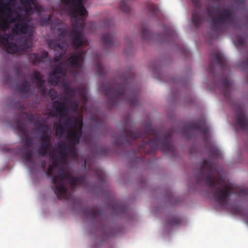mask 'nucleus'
<instances>
[{
  "label": "nucleus",
  "instance_id": "nucleus-8",
  "mask_svg": "<svg viewBox=\"0 0 248 248\" xmlns=\"http://www.w3.org/2000/svg\"><path fill=\"white\" fill-rule=\"evenodd\" d=\"M217 69L218 70L220 75L218 83V87L226 102L231 104L232 85L228 79L230 73V68L224 54L220 50L215 49L211 53L209 71L216 80Z\"/></svg>",
  "mask_w": 248,
  "mask_h": 248
},
{
  "label": "nucleus",
  "instance_id": "nucleus-30",
  "mask_svg": "<svg viewBox=\"0 0 248 248\" xmlns=\"http://www.w3.org/2000/svg\"><path fill=\"white\" fill-rule=\"evenodd\" d=\"M48 126L45 124L38 123L37 131L41 133L39 137H43L46 135H49L48 133Z\"/></svg>",
  "mask_w": 248,
  "mask_h": 248
},
{
  "label": "nucleus",
  "instance_id": "nucleus-20",
  "mask_svg": "<svg viewBox=\"0 0 248 248\" xmlns=\"http://www.w3.org/2000/svg\"><path fill=\"white\" fill-rule=\"evenodd\" d=\"M21 4L25 9L26 14L31 15L34 11H39L40 6L36 0H20Z\"/></svg>",
  "mask_w": 248,
  "mask_h": 248
},
{
  "label": "nucleus",
  "instance_id": "nucleus-11",
  "mask_svg": "<svg viewBox=\"0 0 248 248\" xmlns=\"http://www.w3.org/2000/svg\"><path fill=\"white\" fill-rule=\"evenodd\" d=\"M194 131H200L202 132L209 156L211 157L219 158L220 156V152L217 147L210 141L209 130L204 124H201L200 122H192L185 125L182 129L183 135L187 139L191 138L192 133Z\"/></svg>",
  "mask_w": 248,
  "mask_h": 248
},
{
  "label": "nucleus",
  "instance_id": "nucleus-23",
  "mask_svg": "<svg viewBox=\"0 0 248 248\" xmlns=\"http://www.w3.org/2000/svg\"><path fill=\"white\" fill-rule=\"evenodd\" d=\"M238 124L241 129L246 132H248V117L242 110H240L237 114Z\"/></svg>",
  "mask_w": 248,
  "mask_h": 248
},
{
  "label": "nucleus",
  "instance_id": "nucleus-29",
  "mask_svg": "<svg viewBox=\"0 0 248 248\" xmlns=\"http://www.w3.org/2000/svg\"><path fill=\"white\" fill-rule=\"evenodd\" d=\"M182 222V219L178 216L170 217L168 221V224L171 227L179 226Z\"/></svg>",
  "mask_w": 248,
  "mask_h": 248
},
{
  "label": "nucleus",
  "instance_id": "nucleus-37",
  "mask_svg": "<svg viewBox=\"0 0 248 248\" xmlns=\"http://www.w3.org/2000/svg\"><path fill=\"white\" fill-rule=\"evenodd\" d=\"M13 78L10 76L9 74H5L4 76V83L5 84L8 85L10 86H12V81Z\"/></svg>",
  "mask_w": 248,
  "mask_h": 248
},
{
  "label": "nucleus",
  "instance_id": "nucleus-44",
  "mask_svg": "<svg viewBox=\"0 0 248 248\" xmlns=\"http://www.w3.org/2000/svg\"><path fill=\"white\" fill-rule=\"evenodd\" d=\"M171 36H173V33H171L170 35H168V37H171Z\"/></svg>",
  "mask_w": 248,
  "mask_h": 248
},
{
  "label": "nucleus",
  "instance_id": "nucleus-49",
  "mask_svg": "<svg viewBox=\"0 0 248 248\" xmlns=\"http://www.w3.org/2000/svg\"><path fill=\"white\" fill-rule=\"evenodd\" d=\"M86 165V161H85V165Z\"/></svg>",
  "mask_w": 248,
  "mask_h": 248
},
{
  "label": "nucleus",
  "instance_id": "nucleus-4",
  "mask_svg": "<svg viewBox=\"0 0 248 248\" xmlns=\"http://www.w3.org/2000/svg\"><path fill=\"white\" fill-rule=\"evenodd\" d=\"M212 167L213 163L211 161L204 160L195 173V179L198 183L204 181L209 186L212 198L216 202L221 205H226L232 194V187L222 178L216 179Z\"/></svg>",
  "mask_w": 248,
  "mask_h": 248
},
{
  "label": "nucleus",
  "instance_id": "nucleus-17",
  "mask_svg": "<svg viewBox=\"0 0 248 248\" xmlns=\"http://www.w3.org/2000/svg\"><path fill=\"white\" fill-rule=\"evenodd\" d=\"M105 26L110 29L109 32L104 33L101 36V40L104 44L108 46H114V34L112 31L113 22L108 19H105L103 21Z\"/></svg>",
  "mask_w": 248,
  "mask_h": 248
},
{
  "label": "nucleus",
  "instance_id": "nucleus-13",
  "mask_svg": "<svg viewBox=\"0 0 248 248\" xmlns=\"http://www.w3.org/2000/svg\"><path fill=\"white\" fill-rule=\"evenodd\" d=\"M63 99L64 101H62L59 99L54 101L52 106L53 109L58 112L62 118L67 117L70 109L73 111L77 112L79 107V103L76 99L70 100L67 97H64Z\"/></svg>",
  "mask_w": 248,
  "mask_h": 248
},
{
  "label": "nucleus",
  "instance_id": "nucleus-32",
  "mask_svg": "<svg viewBox=\"0 0 248 248\" xmlns=\"http://www.w3.org/2000/svg\"><path fill=\"white\" fill-rule=\"evenodd\" d=\"M94 152L98 155L106 156L108 155V150L102 146H98L95 147Z\"/></svg>",
  "mask_w": 248,
  "mask_h": 248
},
{
  "label": "nucleus",
  "instance_id": "nucleus-25",
  "mask_svg": "<svg viewBox=\"0 0 248 248\" xmlns=\"http://www.w3.org/2000/svg\"><path fill=\"white\" fill-rule=\"evenodd\" d=\"M112 212L115 215L125 214L128 212V207L125 204H121L117 202H113L109 206Z\"/></svg>",
  "mask_w": 248,
  "mask_h": 248
},
{
  "label": "nucleus",
  "instance_id": "nucleus-42",
  "mask_svg": "<svg viewBox=\"0 0 248 248\" xmlns=\"http://www.w3.org/2000/svg\"><path fill=\"white\" fill-rule=\"evenodd\" d=\"M244 64L245 66L248 67V59L245 61Z\"/></svg>",
  "mask_w": 248,
  "mask_h": 248
},
{
  "label": "nucleus",
  "instance_id": "nucleus-7",
  "mask_svg": "<svg viewBox=\"0 0 248 248\" xmlns=\"http://www.w3.org/2000/svg\"><path fill=\"white\" fill-rule=\"evenodd\" d=\"M216 4L206 9L208 21L211 23L213 33L209 32L206 38L212 41L217 39L218 34L226 31L232 24V7L221 4L225 0H208Z\"/></svg>",
  "mask_w": 248,
  "mask_h": 248
},
{
  "label": "nucleus",
  "instance_id": "nucleus-19",
  "mask_svg": "<svg viewBox=\"0 0 248 248\" xmlns=\"http://www.w3.org/2000/svg\"><path fill=\"white\" fill-rule=\"evenodd\" d=\"M41 141L40 145L38 149V154L44 156L48 153L49 148L51 147V140L50 135H46L43 137H39Z\"/></svg>",
  "mask_w": 248,
  "mask_h": 248
},
{
  "label": "nucleus",
  "instance_id": "nucleus-14",
  "mask_svg": "<svg viewBox=\"0 0 248 248\" xmlns=\"http://www.w3.org/2000/svg\"><path fill=\"white\" fill-rule=\"evenodd\" d=\"M62 88L66 95V97H68L70 99L73 98L77 93L83 104L86 105L88 102L87 91L85 87H77L75 89H72L68 82H64L62 84Z\"/></svg>",
  "mask_w": 248,
  "mask_h": 248
},
{
  "label": "nucleus",
  "instance_id": "nucleus-22",
  "mask_svg": "<svg viewBox=\"0 0 248 248\" xmlns=\"http://www.w3.org/2000/svg\"><path fill=\"white\" fill-rule=\"evenodd\" d=\"M35 87L31 85L27 80L24 77L22 83L19 88V92L25 98H28L33 95Z\"/></svg>",
  "mask_w": 248,
  "mask_h": 248
},
{
  "label": "nucleus",
  "instance_id": "nucleus-33",
  "mask_svg": "<svg viewBox=\"0 0 248 248\" xmlns=\"http://www.w3.org/2000/svg\"><path fill=\"white\" fill-rule=\"evenodd\" d=\"M95 173L97 177L98 180L102 183H106V175L105 173L99 169L94 170Z\"/></svg>",
  "mask_w": 248,
  "mask_h": 248
},
{
  "label": "nucleus",
  "instance_id": "nucleus-47",
  "mask_svg": "<svg viewBox=\"0 0 248 248\" xmlns=\"http://www.w3.org/2000/svg\"><path fill=\"white\" fill-rule=\"evenodd\" d=\"M55 155H52V156H51V158H53L54 157H55Z\"/></svg>",
  "mask_w": 248,
  "mask_h": 248
},
{
  "label": "nucleus",
  "instance_id": "nucleus-35",
  "mask_svg": "<svg viewBox=\"0 0 248 248\" xmlns=\"http://www.w3.org/2000/svg\"><path fill=\"white\" fill-rule=\"evenodd\" d=\"M127 0H121L120 4V10L125 13H128L130 11V7L126 4V1Z\"/></svg>",
  "mask_w": 248,
  "mask_h": 248
},
{
  "label": "nucleus",
  "instance_id": "nucleus-46",
  "mask_svg": "<svg viewBox=\"0 0 248 248\" xmlns=\"http://www.w3.org/2000/svg\"><path fill=\"white\" fill-rule=\"evenodd\" d=\"M84 140H85L86 141H87V137H85V138H84Z\"/></svg>",
  "mask_w": 248,
  "mask_h": 248
},
{
  "label": "nucleus",
  "instance_id": "nucleus-16",
  "mask_svg": "<svg viewBox=\"0 0 248 248\" xmlns=\"http://www.w3.org/2000/svg\"><path fill=\"white\" fill-rule=\"evenodd\" d=\"M192 3L195 6L192 12V21L193 25L198 27L204 20L201 10L202 3L200 0H192Z\"/></svg>",
  "mask_w": 248,
  "mask_h": 248
},
{
  "label": "nucleus",
  "instance_id": "nucleus-5",
  "mask_svg": "<svg viewBox=\"0 0 248 248\" xmlns=\"http://www.w3.org/2000/svg\"><path fill=\"white\" fill-rule=\"evenodd\" d=\"M122 84L107 83L100 87L107 98V103L109 108L118 104L119 99L126 101L131 106L138 105L139 103V92L135 89L132 79L127 76L121 77Z\"/></svg>",
  "mask_w": 248,
  "mask_h": 248
},
{
  "label": "nucleus",
  "instance_id": "nucleus-2",
  "mask_svg": "<svg viewBox=\"0 0 248 248\" xmlns=\"http://www.w3.org/2000/svg\"><path fill=\"white\" fill-rule=\"evenodd\" d=\"M62 3L69 8L71 15V21L73 28L68 31L65 29H61L58 35V40L51 39L47 41L48 46L56 51L53 61H60L66 52L68 44L67 38L72 40L73 46L75 48L85 45L87 41L83 38L82 31L85 23L84 19L78 18V16H83L88 14L83 4V0H61Z\"/></svg>",
  "mask_w": 248,
  "mask_h": 248
},
{
  "label": "nucleus",
  "instance_id": "nucleus-38",
  "mask_svg": "<svg viewBox=\"0 0 248 248\" xmlns=\"http://www.w3.org/2000/svg\"><path fill=\"white\" fill-rule=\"evenodd\" d=\"M48 93L53 100L55 99L57 96V92L53 89H50Z\"/></svg>",
  "mask_w": 248,
  "mask_h": 248
},
{
  "label": "nucleus",
  "instance_id": "nucleus-9",
  "mask_svg": "<svg viewBox=\"0 0 248 248\" xmlns=\"http://www.w3.org/2000/svg\"><path fill=\"white\" fill-rule=\"evenodd\" d=\"M84 61V54L78 52L71 56L66 61L59 63L50 73L48 83L56 86L60 82L61 78L66 76L67 72L74 77H77L79 72V69Z\"/></svg>",
  "mask_w": 248,
  "mask_h": 248
},
{
  "label": "nucleus",
  "instance_id": "nucleus-10",
  "mask_svg": "<svg viewBox=\"0 0 248 248\" xmlns=\"http://www.w3.org/2000/svg\"><path fill=\"white\" fill-rule=\"evenodd\" d=\"M55 124L57 125L56 135L59 138H61L64 133L67 132V138L71 144L77 145L79 143L83 134V121L82 116L78 118L71 116L66 120L63 124L60 123Z\"/></svg>",
  "mask_w": 248,
  "mask_h": 248
},
{
  "label": "nucleus",
  "instance_id": "nucleus-12",
  "mask_svg": "<svg viewBox=\"0 0 248 248\" xmlns=\"http://www.w3.org/2000/svg\"><path fill=\"white\" fill-rule=\"evenodd\" d=\"M16 128L19 132V136L21 140L25 142L21 148L22 151V157L28 162H33L32 159V153L31 147L32 144V140L30 137L27 126L23 121L19 119L16 121Z\"/></svg>",
  "mask_w": 248,
  "mask_h": 248
},
{
  "label": "nucleus",
  "instance_id": "nucleus-27",
  "mask_svg": "<svg viewBox=\"0 0 248 248\" xmlns=\"http://www.w3.org/2000/svg\"><path fill=\"white\" fill-rule=\"evenodd\" d=\"M65 142H60L57 145V149L59 154L62 158H65L67 156V151L69 147Z\"/></svg>",
  "mask_w": 248,
  "mask_h": 248
},
{
  "label": "nucleus",
  "instance_id": "nucleus-48",
  "mask_svg": "<svg viewBox=\"0 0 248 248\" xmlns=\"http://www.w3.org/2000/svg\"><path fill=\"white\" fill-rule=\"evenodd\" d=\"M233 194L235 193V192H234V186L233 185Z\"/></svg>",
  "mask_w": 248,
  "mask_h": 248
},
{
  "label": "nucleus",
  "instance_id": "nucleus-50",
  "mask_svg": "<svg viewBox=\"0 0 248 248\" xmlns=\"http://www.w3.org/2000/svg\"><path fill=\"white\" fill-rule=\"evenodd\" d=\"M233 211L234 210V207H233Z\"/></svg>",
  "mask_w": 248,
  "mask_h": 248
},
{
  "label": "nucleus",
  "instance_id": "nucleus-41",
  "mask_svg": "<svg viewBox=\"0 0 248 248\" xmlns=\"http://www.w3.org/2000/svg\"><path fill=\"white\" fill-rule=\"evenodd\" d=\"M240 194L241 195H248V188H243L240 190L239 192Z\"/></svg>",
  "mask_w": 248,
  "mask_h": 248
},
{
  "label": "nucleus",
  "instance_id": "nucleus-34",
  "mask_svg": "<svg viewBox=\"0 0 248 248\" xmlns=\"http://www.w3.org/2000/svg\"><path fill=\"white\" fill-rule=\"evenodd\" d=\"M95 64L97 73L100 76H104L106 74V71L101 62L97 61L95 62Z\"/></svg>",
  "mask_w": 248,
  "mask_h": 248
},
{
  "label": "nucleus",
  "instance_id": "nucleus-40",
  "mask_svg": "<svg viewBox=\"0 0 248 248\" xmlns=\"http://www.w3.org/2000/svg\"><path fill=\"white\" fill-rule=\"evenodd\" d=\"M237 43L239 45L244 46L245 45V41L242 37H238L237 39Z\"/></svg>",
  "mask_w": 248,
  "mask_h": 248
},
{
  "label": "nucleus",
  "instance_id": "nucleus-45",
  "mask_svg": "<svg viewBox=\"0 0 248 248\" xmlns=\"http://www.w3.org/2000/svg\"><path fill=\"white\" fill-rule=\"evenodd\" d=\"M22 114L24 115H26V116H27V113H24Z\"/></svg>",
  "mask_w": 248,
  "mask_h": 248
},
{
  "label": "nucleus",
  "instance_id": "nucleus-31",
  "mask_svg": "<svg viewBox=\"0 0 248 248\" xmlns=\"http://www.w3.org/2000/svg\"><path fill=\"white\" fill-rule=\"evenodd\" d=\"M141 36L142 39L143 40L148 39L150 38V33L146 25H141Z\"/></svg>",
  "mask_w": 248,
  "mask_h": 248
},
{
  "label": "nucleus",
  "instance_id": "nucleus-28",
  "mask_svg": "<svg viewBox=\"0 0 248 248\" xmlns=\"http://www.w3.org/2000/svg\"><path fill=\"white\" fill-rule=\"evenodd\" d=\"M145 8L154 16H157L160 13L158 7L151 2L146 3Z\"/></svg>",
  "mask_w": 248,
  "mask_h": 248
},
{
  "label": "nucleus",
  "instance_id": "nucleus-6",
  "mask_svg": "<svg viewBox=\"0 0 248 248\" xmlns=\"http://www.w3.org/2000/svg\"><path fill=\"white\" fill-rule=\"evenodd\" d=\"M16 16H13V11L10 2H6L0 6V44L5 46L6 51L10 54H14L21 51H26L31 47V42L27 38L22 37L20 46L16 43L9 42L10 34L5 32L10 28V23H14L16 19L21 20V16L17 12Z\"/></svg>",
  "mask_w": 248,
  "mask_h": 248
},
{
  "label": "nucleus",
  "instance_id": "nucleus-3",
  "mask_svg": "<svg viewBox=\"0 0 248 248\" xmlns=\"http://www.w3.org/2000/svg\"><path fill=\"white\" fill-rule=\"evenodd\" d=\"M57 165V162L50 165L47 171H44L46 175L51 178V183L54 193L59 199L70 200L72 198L75 189L77 186H84L87 183L86 176H73L66 170L60 168L57 171V175H54V167Z\"/></svg>",
  "mask_w": 248,
  "mask_h": 248
},
{
  "label": "nucleus",
  "instance_id": "nucleus-15",
  "mask_svg": "<svg viewBox=\"0 0 248 248\" xmlns=\"http://www.w3.org/2000/svg\"><path fill=\"white\" fill-rule=\"evenodd\" d=\"M83 215L94 222H97L100 225L104 227L106 216L101 210L94 207H85L82 210Z\"/></svg>",
  "mask_w": 248,
  "mask_h": 248
},
{
  "label": "nucleus",
  "instance_id": "nucleus-18",
  "mask_svg": "<svg viewBox=\"0 0 248 248\" xmlns=\"http://www.w3.org/2000/svg\"><path fill=\"white\" fill-rule=\"evenodd\" d=\"M20 16H21V20L16 19L14 23L17 22L15 24L12 29L13 33L16 35L25 34L29 31L30 28L27 23L22 22L24 19L20 15Z\"/></svg>",
  "mask_w": 248,
  "mask_h": 248
},
{
  "label": "nucleus",
  "instance_id": "nucleus-43",
  "mask_svg": "<svg viewBox=\"0 0 248 248\" xmlns=\"http://www.w3.org/2000/svg\"><path fill=\"white\" fill-rule=\"evenodd\" d=\"M20 72H21L20 70H17L16 71V76H17V77L18 76V75H19V73Z\"/></svg>",
  "mask_w": 248,
  "mask_h": 248
},
{
  "label": "nucleus",
  "instance_id": "nucleus-39",
  "mask_svg": "<svg viewBox=\"0 0 248 248\" xmlns=\"http://www.w3.org/2000/svg\"><path fill=\"white\" fill-rule=\"evenodd\" d=\"M73 145H69L68 151H69L71 153L72 155L74 156L76 155V149L74 145H76L75 144H72Z\"/></svg>",
  "mask_w": 248,
  "mask_h": 248
},
{
  "label": "nucleus",
  "instance_id": "nucleus-24",
  "mask_svg": "<svg viewBox=\"0 0 248 248\" xmlns=\"http://www.w3.org/2000/svg\"><path fill=\"white\" fill-rule=\"evenodd\" d=\"M40 22L42 26L50 25L51 29H55L56 26L60 24L61 21L58 18H55L54 20H52V16L48 15L42 16Z\"/></svg>",
  "mask_w": 248,
  "mask_h": 248
},
{
  "label": "nucleus",
  "instance_id": "nucleus-36",
  "mask_svg": "<svg viewBox=\"0 0 248 248\" xmlns=\"http://www.w3.org/2000/svg\"><path fill=\"white\" fill-rule=\"evenodd\" d=\"M233 0V20L234 19L235 10L234 7L235 5L239 6H243L245 4L246 0Z\"/></svg>",
  "mask_w": 248,
  "mask_h": 248
},
{
  "label": "nucleus",
  "instance_id": "nucleus-1",
  "mask_svg": "<svg viewBox=\"0 0 248 248\" xmlns=\"http://www.w3.org/2000/svg\"><path fill=\"white\" fill-rule=\"evenodd\" d=\"M172 134L170 132H163L152 127L151 124L145 126L144 132L140 130L134 132L132 127L124 126L122 134L114 142L115 145L131 146L135 140L140 138V143L137 145V151L145 154H154L156 149L160 148L172 157H175L177 152L173 145Z\"/></svg>",
  "mask_w": 248,
  "mask_h": 248
},
{
  "label": "nucleus",
  "instance_id": "nucleus-21",
  "mask_svg": "<svg viewBox=\"0 0 248 248\" xmlns=\"http://www.w3.org/2000/svg\"><path fill=\"white\" fill-rule=\"evenodd\" d=\"M34 79L37 80L36 84L39 92L43 94H46L47 90L45 85V80L43 79V75L38 71H34L32 73V76L31 78L32 82H33Z\"/></svg>",
  "mask_w": 248,
  "mask_h": 248
},
{
  "label": "nucleus",
  "instance_id": "nucleus-26",
  "mask_svg": "<svg viewBox=\"0 0 248 248\" xmlns=\"http://www.w3.org/2000/svg\"><path fill=\"white\" fill-rule=\"evenodd\" d=\"M48 53L47 51H44L39 53H31L29 56V58L32 62V64L34 65L41 62L44 59H46L48 57Z\"/></svg>",
  "mask_w": 248,
  "mask_h": 248
}]
</instances>
